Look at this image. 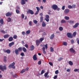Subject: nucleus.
Wrapping results in <instances>:
<instances>
[{
	"label": "nucleus",
	"mask_w": 79,
	"mask_h": 79,
	"mask_svg": "<svg viewBox=\"0 0 79 79\" xmlns=\"http://www.w3.org/2000/svg\"><path fill=\"white\" fill-rule=\"evenodd\" d=\"M63 45H65V46H66V45H68V44L66 42H63Z\"/></svg>",
	"instance_id": "nucleus-35"
},
{
	"label": "nucleus",
	"mask_w": 79,
	"mask_h": 79,
	"mask_svg": "<svg viewBox=\"0 0 79 79\" xmlns=\"http://www.w3.org/2000/svg\"><path fill=\"white\" fill-rule=\"evenodd\" d=\"M55 73L56 74H58L59 73V72L58 70H57L55 72Z\"/></svg>",
	"instance_id": "nucleus-48"
},
{
	"label": "nucleus",
	"mask_w": 79,
	"mask_h": 79,
	"mask_svg": "<svg viewBox=\"0 0 79 79\" xmlns=\"http://www.w3.org/2000/svg\"><path fill=\"white\" fill-rule=\"evenodd\" d=\"M33 23L34 24H37V23H38V21H37L36 20H33Z\"/></svg>",
	"instance_id": "nucleus-34"
},
{
	"label": "nucleus",
	"mask_w": 79,
	"mask_h": 79,
	"mask_svg": "<svg viewBox=\"0 0 79 79\" xmlns=\"http://www.w3.org/2000/svg\"><path fill=\"white\" fill-rule=\"evenodd\" d=\"M11 52V51L10 49H7L6 50V53H7L8 54H10Z\"/></svg>",
	"instance_id": "nucleus-21"
},
{
	"label": "nucleus",
	"mask_w": 79,
	"mask_h": 79,
	"mask_svg": "<svg viewBox=\"0 0 79 79\" xmlns=\"http://www.w3.org/2000/svg\"><path fill=\"white\" fill-rule=\"evenodd\" d=\"M4 62H6V57L5 56L4 57Z\"/></svg>",
	"instance_id": "nucleus-41"
},
{
	"label": "nucleus",
	"mask_w": 79,
	"mask_h": 79,
	"mask_svg": "<svg viewBox=\"0 0 79 79\" xmlns=\"http://www.w3.org/2000/svg\"><path fill=\"white\" fill-rule=\"evenodd\" d=\"M30 48L31 51H32V50H33L34 49V45H32L30 46Z\"/></svg>",
	"instance_id": "nucleus-13"
},
{
	"label": "nucleus",
	"mask_w": 79,
	"mask_h": 79,
	"mask_svg": "<svg viewBox=\"0 0 79 79\" xmlns=\"http://www.w3.org/2000/svg\"><path fill=\"white\" fill-rule=\"evenodd\" d=\"M29 26H32V22L31 21H30L29 23Z\"/></svg>",
	"instance_id": "nucleus-52"
},
{
	"label": "nucleus",
	"mask_w": 79,
	"mask_h": 79,
	"mask_svg": "<svg viewBox=\"0 0 79 79\" xmlns=\"http://www.w3.org/2000/svg\"><path fill=\"white\" fill-rule=\"evenodd\" d=\"M41 60H40V61L38 62V64H39V65L41 64Z\"/></svg>",
	"instance_id": "nucleus-57"
},
{
	"label": "nucleus",
	"mask_w": 79,
	"mask_h": 79,
	"mask_svg": "<svg viewBox=\"0 0 79 79\" xmlns=\"http://www.w3.org/2000/svg\"><path fill=\"white\" fill-rule=\"evenodd\" d=\"M61 23H66V21L64 20H62L61 21Z\"/></svg>",
	"instance_id": "nucleus-31"
},
{
	"label": "nucleus",
	"mask_w": 79,
	"mask_h": 79,
	"mask_svg": "<svg viewBox=\"0 0 79 79\" xmlns=\"http://www.w3.org/2000/svg\"><path fill=\"white\" fill-rule=\"evenodd\" d=\"M17 50L19 52H21L23 50V48L20 47Z\"/></svg>",
	"instance_id": "nucleus-26"
},
{
	"label": "nucleus",
	"mask_w": 79,
	"mask_h": 79,
	"mask_svg": "<svg viewBox=\"0 0 79 79\" xmlns=\"http://www.w3.org/2000/svg\"><path fill=\"white\" fill-rule=\"evenodd\" d=\"M45 18L44 19L47 21V22H49V18H50V16L48 15H45Z\"/></svg>",
	"instance_id": "nucleus-2"
},
{
	"label": "nucleus",
	"mask_w": 79,
	"mask_h": 79,
	"mask_svg": "<svg viewBox=\"0 0 79 79\" xmlns=\"http://www.w3.org/2000/svg\"><path fill=\"white\" fill-rule=\"evenodd\" d=\"M3 68V66L2 65H0V69H1L2 71H3L4 69L5 70L6 69V66H4Z\"/></svg>",
	"instance_id": "nucleus-4"
},
{
	"label": "nucleus",
	"mask_w": 79,
	"mask_h": 79,
	"mask_svg": "<svg viewBox=\"0 0 79 79\" xmlns=\"http://www.w3.org/2000/svg\"><path fill=\"white\" fill-rule=\"evenodd\" d=\"M69 51L70 52H72V53H75V50H74L73 48L70 49Z\"/></svg>",
	"instance_id": "nucleus-12"
},
{
	"label": "nucleus",
	"mask_w": 79,
	"mask_h": 79,
	"mask_svg": "<svg viewBox=\"0 0 79 79\" xmlns=\"http://www.w3.org/2000/svg\"><path fill=\"white\" fill-rule=\"evenodd\" d=\"M48 74V72H46V73L44 74V77H46Z\"/></svg>",
	"instance_id": "nucleus-39"
},
{
	"label": "nucleus",
	"mask_w": 79,
	"mask_h": 79,
	"mask_svg": "<svg viewBox=\"0 0 79 79\" xmlns=\"http://www.w3.org/2000/svg\"><path fill=\"white\" fill-rule=\"evenodd\" d=\"M55 37V35L54 34H52L51 36L50 37V39H51V40L52 39H53V38Z\"/></svg>",
	"instance_id": "nucleus-18"
},
{
	"label": "nucleus",
	"mask_w": 79,
	"mask_h": 79,
	"mask_svg": "<svg viewBox=\"0 0 79 79\" xmlns=\"http://www.w3.org/2000/svg\"><path fill=\"white\" fill-rule=\"evenodd\" d=\"M69 63L70 66H73V63L71 61H69Z\"/></svg>",
	"instance_id": "nucleus-28"
},
{
	"label": "nucleus",
	"mask_w": 79,
	"mask_h": 79,
	"mask_svg": "<svg viewBox=\"0 0 79 79\" xmlns=\"http://www.w3.org/2000/svg\"><path fill=\"white\" fill-rule=\"evenodd\" d=\"M62 10H64V9H65V6H63L62 7Z\"/></svg>",
	"instance_id": "nucleus-54"
},
{
	"label": "nucleus",
	"mask_w": 79,
	"mask_h": 79,
	"mask_svg": "<svg viewBox=\"0 0 79 79\" xmlns=\"http://www.w3.org/2000/svg\"><path fill=\"white\" fill-rule=\"evenodd\" d=\"M71 44H74V40H71Z\"/></svg>",
	"instance_id": "nucleus-51"
},
{
	"label": "nucleus",
	"mask_w": 79,
	"mask_h": 79,
	"mask_svg": "<svg viewBox=\"0 0 79 79\" xmlns=\"http://www.w3.org/2000/svg\"><path fill=\"white\" fill-rule=\"evenodd\" d=\"M44 73H45V71H44V70H42L41 71V74H43Z\"/></svg>",
	"instance_id": "nucleus-47"
},
{
	"label": "nucleus",
	"mask_w": 79,
	"mask_h": 79,
	"mask_svg": "<svg viewBox=\"0 0 79 79\" xmlns=\"http://www.w3.org/2000/svg\"><path fill=\"white\" fill-rule=\"evenodd\" d=\"M64 12L65 14H68L69 12V10L66 9L64 10Z\"/></svg>",
	"instance_id": "nucleus-9"
},
{
	"label": "nucleus",
	"mask_w": 79,
	"mask_h": 79,
	"mask_svg": "<svg viewBox=\"0 0 79 79\" xmlns=\"http://www.w3.org/2000/svg\"><path fill=\"white\" fill-rule=\"evenodd\" d=\"M76 34H77V32H76V31H75L73 33V37H75L76 36Z\"/></svg>",
	"instance_id": "nucleus-30"
},
{
	"label": "nucleus",
	"mask_w": 79,
	"mask_h": 79,
	"mask_svg": "<svg viewBox=\"0 0 79 79\" xmlns=\"http://www.w3.org/2000/svg\"><path fill=\"white\" fill-rule=\"evenodd\" d=\"M63 60V58L62 57L59 58L58 59V61H61V60Z\"/></svg>",
	"instance_id": "nucleus-44"
},
{
	"label": "nucleus",
	"mask_w": 79,
	"mask_h": 79,
	"mask_svg": "<svg viewBox=\"0 0 79 79\" xmlns=\"http://www.w3.org/2000/svg\"><path fill=\"white\" fill-rule=\"evenodd\" d=\"M26 33L27 34H29L31 33V31L30 30H27L26 31Z\"/></svg>",
	"instance_id": "nucleus-32"
},
{
	"label": "nucleus",
	"mask_w": 79,
	"mask_h": 79,
	"mask_svg": "<svg viewBox=\"0 0 79 79\" xmlns=\"http://www.w3.org/2000/svg\"><path fill=\"white\" fill-rule=\"evenodd\" d=\"M22 35H25V32L23 31L22 32Z\"/></svg>",
	"instance_id": "nucleus-60"
},
{
	"label": "nucleus",
	"mask_w": 79,
	"mask_h": 79,
	"mask_svg": "<svg viewBox=\"0 0 79 79\" xmlns=\"http://www.w3.org/2000/svg\"><path fill=\"white\" fill-rule=\"evenodd\" d=\"M45 47L46 48V49H47L48 48V44H46L45 45Z\"/></svg>",
	"instance_id": "nucleus-53"
},
{
	"label": "nucleus",
	"mask_w": 79,
	"mask_h": 79,
	"mask_svg": "<svg viewBox=\"0 0 79 79\" xmlns=\"http://www.w3.org/2000/svg\"><path fill=\"white\" fill-rule=\"evenodd\" d=\"M67 35L69 38H73V36H72V34L71 33H68Z\"/></svg>",
	"instance_id": "nucleus-6"
},
{
	"label": "nucleus",
	"mask_w": 79,
	"mask_h": 79,
	"mask_svg": "<svg viewBox=\"0 0 79 79\" xmlns=\"http://www.w3.org/2000/svg\"><path fill=\"white\" fill-rule=\"evenodd\" d=\"M66 71L67 72H69L71 71V69H67Z\"/></svg>",
	"instance_id": "nucleus-62"
},
{
	"label": "nucleus",
	"mask_w": 79,
	"mask_h": 79,
	"mask_svg": "<svg viewBox=\"0 0 79 79\" xmlns=\"http://www.w3.org/2000/svg\"><path fill=\"white\" fill-rule=\"evenodd\" d=\"M36 8L37 11L35 13V15H38V13H39V10H40V8H39V7H36Z\"/></svg>",
	"instance_id": "nucleus-7"
},
{
	"label": "nucleus",
	"mask_w": 79,
	"mask_h": 79,
	"mask_svg": "<svg viewBox=\"0 0 79 79\" xmlns=\"http://www.w3.org/2000/svg\"><path fill=\"white\" fill-rule=\"evenodd\" d=\"M0 31L2 33H3V34H5V31H4V30H3L2 29H1Z\"/></svg>",
	"instance_id": "nucleus-42"
},
{
	"label": "nucleus",
	"mask_w": 79,
	"mask_h": 79,
	"mask_svg": "<svg viewBox=\"0 0 79 79\" xmlns=\"http://www.w3.org/2000/svg\"><path fill=\"white\" fill-rule=\"evenodd\" d=\"M22 49L23 50V52L25 53H26V52H27V50H26V48H25V47H23Z\"/></svg>",
	"instance_id": "nucleus-29"
},
{
	"label": "nucleus",
	"mask_w": 79,
	"mask_h": 79,
	"mask_svg": "<svg viewBox=\"0 0 79 79\" xmlns=\"http://www.w3.org/2000/svg\"><path fill=\"white\" fill-rule=\"evenodd\" d=\"M26 71V70L24 69H23L22 71L20 72V73H24Z\"/></svg>",
	"instance_id": "nucleus-43"
},
{
	"label": "nucleus",
	"mask_w": 79,
	"mask_h": 79,
	"mask_svg": "<svg viewBox=\"0 0 79 79\" xmlns=\"http://www.w3.org/2000/svg\"><path fill=\"white\" fill-rule=\"evenodd\" d=\"M64 19H65L66 20H68L69 19V17L68 16H65L64 17Z\"/></svg>",
	"instance_id": "nucleus-37"
},
{
	"label": "nucleus",
	"mask_w": 79,
	"mask_h": 79,
	"mask_svg": "<svg viewBox=\"0 0 79 79\" xmlns=\"http://www.w3.org/2000/svg\"><path fill=\"white\" fill-rule=\"evenodd\" d=\"M44 40V38L42 37L40 38V42H42Z\"/></svg>",
	"instance_id": "nucleus-38"
},
{
	"label": "nucleus",
	"mask_w": 79,
	"mask_h": 79,
	"mask_svg": "<svg viewBox=\"0 0 79 79\" xmlns=\"http://www.w3.org/2000/svg\"><path fill=\"white\" fill-rule=\"evenodd\" d=\"M27 12L28 14H31V15H34V12L32 10H28L27 11Z\"/></svg>",
	"instance_id": "nucleus-3"
},
{
	"label": "nucleus",
	"mask_w": 79,
	"mask_h": 79,
	"mask_svg": "<svg viewBox=\"0 0 79 79\" xmlns=\"http://www.w3.org/2000/svg\"><path fill=\"white\" fill-rule=\"evenodd\" d=\"M24 53L23 52H21L20 54V55H21V56H23L24 55Z\"/></svg>",
	"instance_id": "nucleus-64"
},
{
	"label": "nucleus",
	"mask_w": 79,
	"mask_h": 79,
	"mask_svg": "<svg viewBox=\"0 0 79 79\" xmlns=\"http://www.w3.org/2000/svg\"><path fill=\"white\" fill-rule=\"evenodd\" d=\"M15 63L14 62H13L9 66L8 68H13V69H15Z\"/></svg>",
	"instance_id": "nucleus-1"
},
{
	"label": "nucleus",
	"mask_w": 79,
	"mask_h": 79,
	"mask_svg": "<svg viewBox=\"0 0 79 79\" xmlns=\"http://www.w3.org/2000/svg\"><path fill=\"white\" fill-rule=\"evenodd\" d=\"M52 8L54 10H57L58 6L55 4H54L52 6Z\"/></svg>",
	"instance_id": "nucleus-5"
},
{
	"label": "nucleus",
	"mask_w": 79,
	"mask_h": 79,
	"mask_svg": "<svg viewBox=\"0 0 79 79\" xmlns=\"http://www.w3.org/2000/svg\"><path fill=\"white\" fill-rule=\"evenodd\" d=\"M68 23H69V24H73L74 23V21H72V20H69L68 21Z\"/></svg>",
	"instance_id": "nucleus-22"
},
{
	"label": "nucleus",
	"mask_w": 79,
	"mask_h": 79,
	"mask_svg": "<svg viewBox=\"0 0 79 79\" xmlns=\"http://www.w3.org/2000/svg\"><path fill=\"white\" fill-rule=\"evenodd\" d=\"M43 20H44V17H43V16H41L40 17V22L42 23V22H43Z\"/></svg>",
	"instance_id": "nucleus-23"
},
{
	"label": "nucleus",
	"mask_w": 79,
	"mask_h": 79,
	"mask_svg": "<svg viewBox=\"0 0 79 79\" xmlns=\"http://www.w3.org/2000/svg\"><path fill=\"white\" fill-rule=\"evenodd\" d=\"M50 51L51 52H54V49L52 47L50 48Z\"/></svg>",
	"instance_id": "nucleus-33"
},
{
	"label": "nucleus",
	"mask_w": 79,
	"mask_h": 79,
	"mask_svg": "<svg viewBox=\"0 0 79 79\" xmlns=\"http://www.w3.org/2000/svg\"><path fill=\"white\" fill-rule=\"evenodd\" d=\"M21 17L22 19H24V14H22L21 15Z\"/></svg>",
	"instance_id": "nucleus-56"
},
{
	"label": "nucleus",
	"mask_w": 79,
	"mask_h": 79,
	"mask_svg": "<svg viewBox=\"0 0 79 79\" xmlns=\"http://www.w3.org/2000/svg\"><path fill=\"white\" fill-rule=\"evenodd\" d=\"M49 64L51 66H53V64L51 62H49Z\"/></svg>",
	"instance_id": "nucleus-61"
},
{
	"label": "nucleus",
	"mask_w": 79,
	"mask_h": 79,
	"mask_svg": "<svg viewBox=\"0 0 79 79\" xmlns=\"http://www.w3.org/2000/svg\"><path fill=\"white\" fill-rule=\"evenodd\" d=\"M18 76V75L16 74H15L14 75L12 76L13 77H17Z\"/></svg>",
	"instance_id": "nucleus-46"
},
{
	"label": "nucleus",
	"mask_w": 79,
	"mask_h": 79,
	"mask_svg": "<svg viewBox=\"0 0 79 79\" xmlns=\"http://www.w3.org/2000/svg\"><path fill=\"white\" fill-rule=\"evenodd\" d=\"M40 42V41L39 40H37L36 41V44L37 46H38L39 45V44Z\"/></svg>",
	"instance_id": "nucleus-11"
},
{
	"label": "nucleus",
	"mask_w": 79,
	"mask_h": 79,
	"mask_svg": "<svg viewBox=\"0 0 79 79\" xmlns=\"http://www.w3.org/2000/svg\"><path fill=\"white\" fill-rule=\"evenodd\" d=\"M36 56H37V55H36V54H35L33 56V58L34 60H37V58L36 57Z\"/></svg>",
	"instance_id": "nucleus-15"
},
{
	"label": "nucleus",
	"mask_w": 79,
	"mask_h": 79,
	"mask_svg": "<svg viewBox=\"0 0 79 79\" xmlns=\"http://www.w3.org/2000/svg\"><path fill=\"white\" fill-rule=\"evenodd\" d=\"M21 3L22 5H24V4H26V2H25L24 0H22L21 1Z\"/></svg>",
	"instance_id": "nucleus-24"
},
{
	"label": "nucleus",
	"mask_w": 79,
	"mask_h": 79,
	"mask_svg": "<svg viewBox=\"0 0 79 79\" xmlns=\"http://www.w3.org/2000/svg\"><path fill=\"white\" fill-rule=\"evenodd\" d=\"M72 8H75L76 7V5H73L72 6Z\"/></svg>",
	"instance_id": "nucleus-59"
},
{
	"label": "nucleus",
	"mask_w": 79,
	"mask_h": 79,
	"mask_svg": "<svg viewBox=\"0 0 79 79\" xmlns=\"http://www.w3.org/2000/svg\"><path fill=\"white\" fill-rule=\"evenodd\" d=\"M8 40L9 42H11L13 40V38L11 36H10L9 37Z\"/></svg>",
	"instance_id": "nucleus-10"
},
{
	"label": "nucleus",
	"mask_w": 79,
	"mask_h": 79,
	"mask_svg": "<svg viewBox=\"0 0 79 79\" xmlns=\"http://www.w3.org/2000/svg\"><path fill=\"white\" fill-rule=\"evenodd\" d=\"M4 21H3V19H2L0 20V23H1V24H3V23Z\"/></svg>",
	"instance_id": "nucleus-27"
},
{
	"label": "nucleus",
	"mask_w": 79,
	"mask_h": 79,
	"mask_svg": "<svg viewBox=\"0 0 79 79\" xmlns=\"http://www.w3.org/2000/svg\"><path fill=\"white\" fill-rule=\"evenodd\" d=\"M77 43L78 44V45H79V40H78V38H77Z\"/></svg>",
	"instance_id": "nucleus-63"
},
{
	"label": "nucleus",
	"mask_w": 79,
	"mask_h": 79,
	"mask_svg": "<svg viewBox=\"0 0 79 79\" xmlns=\"http://www.w3.org/2000/svg\"><path fill=\"white\" fill-rule=\"evenodd\" d=\"M16 12L17 13V14H19L20 13V11L16 9Z\"/></svg>",
	"instance_id": "nucleus-45"
},
{
	"label": "nucleus",
	"mask_w": 79,
	"mask_h": 79,
	"mask_svg": "<svg viewBox=\"0 0 79 79\" xmlns=\"http://www.w3.org/2000/svg\"><path fill=\"white\" fill-rule=\"evenodd\" d=\"M13 38H14L15 39H16V38H17V35H15L13 36Z\"/></svg>",
	"instance_id": "nucleus-49"
},
{
	"label": "nucleus",
	"mask_w": 79,
	"mask_h": 79,
	"mask_svg": "<svg viewBox=\"0 0 79 79\" xmlns=\"http://www.w3.org/2000/svg\"><path fill=\"white\" fill-rule=\"evenodd\" d=\"M11 15H12V13L11 12H8L6 14V16L7 17H8L11 16Z\"/></svg>",
	"instance_id": "nucleus-8"
},
{
	"label": "nucleus",
	"mask_w": 79,
	"mask_h": 79,
	"mask_svg": "<svg viewBox=\"0 0 79 79\" xmlns=\"http://www.w3.org/2000/svg\"><path fill=\"white\" fill-rule=\"evenodd\" d=\"M11 21V18L10 17L8 18L7 20V22H10Z\"/></svg>",
	"instance_id": "nucleus-40"
},
{
	"label": "nucleus",
	"mask_w": 79,
	"mask_h": 79,
	"mask_svg": "<svg viewBox=\"0 0 79 79\" xmlns=\"http://www.w3.org/2000/svg\"><path fill=\"white\" fill-rule=\"evenodd\" d=\"M78 26H79V23H77L73 26V28H76Z\"/></svg>",
	"instance_id": "nucleus-14"
},
{
	"label": "nucleus",
	"mask_w": 79,
	"mask_h": 79,
	"mask_svg": "<svg viewBox=\"0 0 79 79\" xmlns=\"http://www.w3.org/2000/svg\"><path fill=\"white\" fill-rule=\"evenodd\" d=\"M59 31H62L63 30V27H60L59 28Z\"/></svg>",
	"instance_id": "nucleus-36"
},
{
	"label": "nucleus",
	"mask_w": 79,
	"mask_h": 79,
	"mask_svg": "<svg viewBox=\"0 0 79 79\" xmlns=\"http://www.w3.org/2000/svg\"><path fill=\"white\" fill-rule=\"evenodd\" d=\"M42 27H45L46 26V23L44 21L42 23Z\"/></svg>",
	"instance_id": "nucleus-20"
},
{
	"label": "nucleus",
	"mask_w": 79,
	"mask_h": 79,
	"mask_svg": "<svg viewBox=\"0 0 79 79\" xmlns=\"http://www.w3.org/2000/svg\"><path fill=\"white\" fill-rule=\"evenodd\" d=\"M9 37L10 35H9L6 34L3 37L4 38V39H6V38H8V37Z\"/></svg>",
	"instance_id": "nucleus-17"
},
{
	"label": "nucleus",
	"mask_w": 79,
	"mask_h": 79,
	"mask_svg": "<svg viewBox=\"0 0 79 79\" xmlns=\"http://www.w3.org/2000/svg\"><path fill=\"white\" fill-rule=\"evenodd\" d=\"M74 72H76V71H77L79 73V69H75L74 70Z\"/></svg>",
	"instance_id": "nucleus-50"
},
{
	"label": "nucleus",
	"mask_w": 79,
	"mask_h": 79,
	"mask_svg": "<svg viewBox=\"0 0 79 79\" xmlns=\"http://www.w3.org/2000/svg\"><path fill=\"white\" fill-rule=\"evenodd\" d=\"M15 44V43L14 42H12L11 43H9V46L10 47H11L12 45H13Z\"/></svg>",
	"instance_id": "nucleus-16"
},
{
	"label": "nucleus",
	"mask_w": 79,
	"mask_h": 79,
	"mask_svg": "<svg viewBox=\"0 0 79 79\" xmlns=\"http://www.w3.org/2000/svg\"><path fill=\"white\" fill-rule=\"evenodd\" d=\"M15 54H16V55H18V54H19V51L18 50V49H15Z\"/></svg>",
	"instance_id": "nucleus-25"
},
{
	"label": "nucleus",
	"mask_w": 79,
	"mask_h": 79,
	"mask_svg": "<svg viewBox=\"0 0 79 79\" xmlns=\"http://www.w3.org/2000/svg\"><path fill=\"white\" fill-rule=\"evenodd\" d=\"M42 49L43 51V53L44 54H46V51H45V47H43L42 48Z\"/></svg>",
	"instance_id": "nucleus-19"
},
{
	"label": "nucleus",
	"mask_w": 79,
	"mask_h": 79,
	"mask_svg": "<svg viewBox=\"0 0 79 79\" xmlns=\"http://www.w3.org/2000/svg\"><path fill=\"white\" fill-rule=\"evenodd\" d=\"M57 75H55L54 76V77L53 78L54 79H56L57 78Z\"/></svg>",
	"instance_id": "nucleus-58"
},
{
	"label": "nucleus",
	"mask_w": 79,
	"mask_h": 79,
	"mask_svg": "<svg viewBox=\"0 0 79 79\" xmlns=\"http://www.w3.org/2000/svg\"><path fill=\"white\" fill-rule=\"evenodd\" d=\"M68 8H69L70 9H71V8H72V6H71V5H69L68 6Z\"/></svg>",
	"instance_id": "nucleus-55"
}]
</instances>
